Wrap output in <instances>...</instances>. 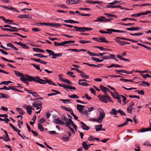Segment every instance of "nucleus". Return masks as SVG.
I'll list each match as a JSON object with an SVG mask.
<instances>
[{
	"instance_id": "obj_5",
	"label": "nucleus",
	"mask_w": 151,
	"mask_h": 151,
	"mask_svg": "<svg viewBox=\"0 0 151 151\" xmlns=\"http://www.w3.org/2000/svg\"><path fill=\"white\" fill-rule=\"evenodd\" d=\"M42 103L40 101H37L35 102L32 104V106L36 108L37 110L41 109L42 108Z\"/></svg>"
},
{
	"instance_id": "obj_29",
	"label": "nucleus",
	"mask_w": 151,
	"mask_h": 151,
	"mask_svg": "<svg viewBox=\"0 0 151 151\" xmlns=\"http://www.w3.org/2000/svg\"><path fill=\"white\" fill-rule=\"evenodd\" d=\"M31 65L33 66L34 68H35L37 70H39L40 72H42V70L40 69L39 65H37L35 64H31Z\"/></svg>"
},
{
	"instance_id": "obj_23",
	"label": "nucleus",
	"mask_w": 151,
	"mask_h": 151,
	"mask_svg": "<svg viewBox=\"0 0 151 151\" xmlns=\"http://www.w3.org/2000/svg\"><path fill=\"white\" fill-rule=\"evenodd\" d=\"M33 50L36 52H43L45 51H44L40 48H33Z\"/></svg>"
},
{
	"instance_id": "obj_26",
	"label": "nucleus",
	"mask_w": 151,
	"mask_h": 151,
	"mask_svg": "<svg viewBox=\"0 0 151 151\" xmlns=\"http://www.w3.org/2000/svg\"><path fill=\"white\" fill-rule=\"evenodd\" d=\"M64 22L66 23H79V22H77L76 21H74L73 20H65L64 21Z\"/></svg>"
},
{
	"instance_id": "obj_45",
	"label": "nucleus",
	"mask_w": 151,
	"mask_h": 151,
	"mask_svg": "<svg viewBox=\"0 0 151 151\" xmlns=\"http://www.w3.org/2000/svg\"><path fill=\"white\" fill-rule=\"evenodd\" d=\"M118 112L122 116L123 115L126 116V114L122 110L120 109H119L118 110Z\"/></svg>"
},
{
	"instance_id": "obj_58",
	"label": "nucleus",
	"mask_w": 151,
	"mask_h": 151,
	"mask_svg": "<svg viewBox=\"0 0 151 151\" xmlns=\"http://www.w3.org/2000/svg\"><path fill=\"white\" fill-rule=\"evenodd\" d=\"M0 52L3 54L5 55H7L8 54V53L3 49H0Z\"/></svg>"
},
{
	"instance_id": "obj_38",
	"label": "nucleus",
	"mask_w": 151,
	"mask_h": 151,
	"mask_svg": "<svg viewBox=\"0 0 151 151\" xmlns=\"http://www.w3.org/2000/svg\"><path fill=\"white\" fill-rule=\"evenodd\" d=\"M14 72L15 74L17 76L20 77L21 76H22V73H20L19 72H18L16 70H14Z\"/></svg>"
},
{
	"instance_id": "obj_20",
	"label": "nucleus",
	"mask_w": 151,
	"mask_h": 151,
	"mask_svg": "<svg viewBox=\"0 0 151 151\" xmlns=\"http://www.w3.org/2000/svg\"><path fill=\"white\" fill-rule=\"evenodd\" d=\"M100 42H106L108 43L109 41L106 40V38L104 37H99Z\"/></svg>"
},
{
	"instance_id": "obj_50",
	"label": "nucleus",
	"mask_w": 151,
	"mask_h": 151,
	"mask_svg": "<svg viewBox=\"0 0 151 151\" xmlns=\"http://www.w3.org/2000/svg\"><path fill=\"white\" fill-rule=\"evenodd\" d=\"M129 96L130 98H137L138 99H140V97L139 96L136 95H129Z\"/></svg>"
},
{
	"instance_id": "obj_2",
	"label": "nucleus",
	"mask_w": 151,
	"mask_h": 151,
	"mask_svg": "<svg viewBox=\"0 0 151 151\" xmlns=\"http://www.w3.org/2000/svg\"><path fill=\"white\" fill-rule=\"evenodd\" d=\"M34 77L32 76H29L27 74L25 75L22 74V75L20 76V79L24 83H25L27 80L28 81L31 82L33 81L34 80Z\"/></svg>"
},
{
	"instance_id": "obj_48",
	"label": "nucleus",
	"mask_w": 151,
	"mask_h": 151,
	"mask_svg": "<svg viewBox=\"0 0 151 151\" xmlns=\"http://www.w3.org/2000/svg\"><path fill=\"white\" fill-rule=\"evenodd\" d=\"M4 140L5 141H10V139L9 138V136H5L4 138L3 137V139H2Z\"/></svg>"
},
{
	"instance_id": "obj_32",
	"label": "nucleus",
	"mask_w": 151,
	"mask_h": 151,
	"mask_svg": "<svg viewBox=\"0 0 151 151\" xmlns=\"http://www.w3.org/2000/svg\"><path fill=\"white\" fill-rule=\"evenodd\" d=\"M62 108L65 111L70 112V113L72 112V110L70 108H68L65 106H63Z\"/></svg>"
},
{
	"instance_id": "obj_60",
	"label": "nucleus",
	"mask_w": 151,
	"mask_h": 151,
	"mask_svg": "<svg viewBox=\"0 0 151 151\" xmlns=\"http://www.w3.org/2000/svg\"><path fill=\"white\" fill-rule=\"evenodd\" d=\"M18 126L19 127V128H21V127L20 126V125H22L23 124V122L22 121H21L19 120H18Z\"/></svg>"
},
{
	"instance_id": "obj_64",
	"label": "nucleus",
	"mask_w": 151,
	"mask_h": 151,
	"mask_svg": "<svg viewBox=\"0 0 151 151\" xmlns=\"http://www.w3.org/2000/svg\"><path fill=\"white\" fill-rule=\"evenodd\" d=\"M94 138H93V137L91 135H90L88 139V140L90 141H93L94 140Z\"/></svg>"
},
{
	"instance_id": "obj_41",
	"label": "nucleus",
	"mask_w": 151,
	"mask_h": 151,
	"mask_svg": "<svg viewBox=\"0 0 151 151\" xmlns=\"http://www.w3.org/2000/svg\"><path fill=\"white\" fill-rule=\"evenodd\" d=\"M111 31H113V32H118L121 33H125L126 32L123 30H118L116 29H111Z\"/></svg>"
},
{
	"instance_id": "obj_31",
	"label": "nucleus",
	"mask_w": 151,
	"mask_h": 151,
	"mask_svg": "<svg viewBox=\"0 0 151 151\" xmlns=\"http://www.w3.org/2000/svg\"><path fill=\"white\" fill-rule=\"evenodd\" d=\"M46 83H47L50 85H51L55 86H57V85L55 84L54 82L52 81L51 80L48 79L47 81H46Z\"/></svg>"
},
{
	"instance_id": "obj_42",
	"label": "nucleus",
	"mask_w": 151,
	"mask_h": 151,
	"mask_svg": "<svg viewBox=\"0 0 151 151\" xmlns=\"http://www.w3.org/2000/svg\"><path fill=\"white\" fill-rule=\"evenodd\" d=\"M119 24H121V25H125V26L129 25V26H132L134 25V23L125 24V23H123L122 22V23H119Z\"/></svg>"
},
{
	"instance_id": "obj_25",
	"label": "nucleus",
	"mask_w": 151,
	"mask_h": 151,
	"mask_svg": "<svg viewBox=\"0 0 151 151\" xmlns=\"http://www.w3.org/2000/svg\"><path fill=\"white\" fill-rule=\"evenodd\" d=\"M54 45L56 46H64L65 45V42H62L60 43H58L56 42H54Z\"/></svg>"
},
{
	"instance_id": "obj_7",
	"label": "nucleus",
	"mask_w": 151,
	"mask_h": 151,
	"mask_svg": "<svg viewBox=\"0 0 151 151\" xmlns=\"http://www.w3.org/2000/svg\"><path fill=\"white\" fill-rule=\"evenodd\" d=\"M63 120L65 122V124L68 127H70L72 124L73 123V122L71 119L66 118L64 116H63Z\"/></svg>"
},
{
	"instance_id": "obj_39",
	"label": "nucleus",
	"mask_w": 151,
	"mask_h": 151,
	"mask_svg": "<svg viewBox=\"0 0 151 151\" xmlns=\"http://www.w3.org/2000/svg\"><path fill=\"white\" fill-rule=\"evenodd\" d=\"M72 4H75L81 2V0H71Z\"/></svg>"
},
{
	"instance_id": "obj_30",
	"label": "nucleus",
	"mask_w": 151,
	"mask_h": 151,
	"mask_svg": "<svg viewBox=\"0 0 151 151\" xmlns=\"http://www.w3.org/2000/svg\"><path fill=\"white\" fill-rule=\"evenodd\" d=\"M0 98H4L5 99H7L8 98V96L7 94H5L3 93H0Z\"/></svg>"
},
{
	"instance_id": "obj_40",
	"label": "nucleus",
	"mask_w": 151,
	"mask_h": 151,
	"mask_svg": "<svg viewBox=\"0 0 151 151\" xmlns=\"http://www.w3.org/2000/svg\"><path fill=\"white\" fill-rule=\"evenodd\" d=\"M79 42L82 44H85L91 42L90 41H86L84 40H80L79 41Z\"/></svg>"
},
{
	"instance_id": "obj_21",
	"label": "nucleus",
	"mask_w": 151,
	"mask_h": 151,
	"mask_svg": "<svg viewBox=\"0 0 151 151\" xmlns=\"http://www.w3.org/2000/svg\"><path fill=\"white\" fill-rule=\"evenodd\" d=\"M118 113V111H117L115 109H112L111 111H110V114L111 115H116Z\"/></svg>"
},
{
	"instance_id": "obj_51",
	"label": "nucleus",
	"mask_w": 151,
	"mask_h": 151,
	"mask_svg": "<svg viewBox=\"0 0 151 151\" xmlns=\"http://www.w3.org/2000/svg\"><path fill=\"white\" fill-rule=\"evenodd\" d=\"M142 76L145 78H146L148 77H151V76L148 74H146L145 75H142Z\"/></svg>"
},
{
	"instance_id": "obj_1",
	"label": "nucleus",
	"mask_w": 151,
	"mask_h": 151,
	"mask_svg": "<svg viewBox=\"0 0 151 151\" xmlns=\"http://www.w3.org/2000/svg\"><path fill=\"white\" fill-rule=\"evenodd\" d=\"M99 115L98 118L94 119L90 118L89 119L90 121L96 122L98 123H101L102 122L103 119L105 116V114L102 109L99 108Z\"/></svg>"
},
{
	"instance_id": "obj_62",
	"label": "nucleus",
	"mask_w": 151,
	"mask_h": 151,
	"mask_svg": "<svg viewBox=\"0 0 151 151\" xmlns=\"http://www.w3.org/2000/svg\"><path fill=\"white\" fill-rule=\"evenodd\" d=\"M72 86L70 85L65 84V88H67L70 89H72Z\"/></svg>"
},
{
	"instance_id": "obj_52",
	"label": "nucleus",
	"mask_w": 151,
	"mask_h": 151,
	"mask_svg": "<svg viewBox=\"0 0 151 151\" xmlns=\"http://www.w3.org/2000/svg\"><path fill=\"white\" fill-rule=\"evenodd\" d=\"M9 10H12L13 11H14L17 12H19V11L16 8L12 7H10V8L9 9Z\"/></svg>"
},
{
	"instance_id": "obj_24",
	"label": "nucleus",
	"mask_w": 151,
	"mask_h": 151,
	"mask_svg": "<svg viewBox=\"0 0 151 151\" xmlns=\"http://www.w3.org/2000/svg\"><path fill=\"white\" fill-rule=\"evenodd\" d=\"M112 67H114L115 68H122L123 66H122L120 65H118L117 64H111L110 66H106V67L108 68H110Z\"/></svg>"
},
{
	"instance_id": "obj_13",
	"label": "nucleus",
	"mask_w": 151,
	"mask_h": 151,
	"mask_svg": "<svg viewBox=\"0 0 151 151\" xmlns=\"http://www.w3.org/2000/svg\"><path fill=\"white\" fill-rule=\"evenodd\" d=\"M105 17H104L101 16L98 18H97L96 19L94 20V22H104V19Z\"/></svg>"
},
{
	"instance_id": "obj_43",
	"label": "nucleus",
	"mask_w": 151,
	"mask_h": 151,
	"mask_svg": "<svg viewBox=\"0 0 151 151\" xmlns=\"http://www.w3.org/2000/svg\"><path fill=\"white\" fill-rule=\"evenodd\" d=\"M38 127L40 131H43L44 130V129L42 125L40 124H38Z\"/></svg>"
},
{
	"instance_id": "obj_8",
	"label": "nucleus",
	"mask_w": 151,
	"mask_h": 151,
	"mask_svg": "<svg viewBox=\"0 0 151 151\" xmlns=\"http://www.w3.org/2000/svg\"><path fill=\"white\" fill-rule=\"evenodd\" d=\"M98 97L100 100L102 102L105 103H108V98L101 95H99L98 96Z\"/></svg>"
},
{
	"instance_id": "obj_36",
	"label": "nucleus",
	"mask_w": 151,
	"mask_h": 151,
	"mask_svg": "<svg viewBox=\"0 0 151 151\" xmlns=\"http://www.w3.org/2000/svg\"><path fill=\"white\" fill-rule=\"evenodd\" d=\"M68 96L71 98H75L76 99H78L79 98V97L76 94H73L71 95H68Z\"/></svg>"
},
{
	"instance_id": "obj_46",
	"label": "nucleus",
	"mask_w": 151,
	"mask_h": 151,
	"mask_svg": "<svg viewBox=\"0 0 151 151\" xmlns=\"http://www.w3.org/2000/svg\"><path fill=\"white\" fill-rule=\"evenodd\" d=\"M4 22L7 24H12V22H13V21L9 19H6Z\"/></svg>"
},
{
	"instance_id": "obj_61",
	"label": "nucleus",
	"mask_w": 151,
	"mask_h": 151,
	"mask_svg": "<svg viewBox=\"0 0 151 151\" xmlns=\"http://www.w3.org/2000/svg\"><path fill=\"white\" fill-rule=\"evenodd\" d=\"M128 124L127 122H124V123L117 126L118 127H122L125 126Z\"/></svg>"
},
{
	"instance_id": "obj_3",
	"label": "nucleus",
	"mask_w": 151,
	"mask_h": 151,
	"mask_svg": "<svg viewBox=\"0 0 151 151\" xmlns=\"http://www.w3.org/2000/svg\"><path fill=\"white\" fill-rule=\"evenodd\" d=\"M74 28L76 29H72L71 30L74 31H78L79 32H85L86 31H90L93 30V29L91 28H87L85 27H78L77 26H74Z\"/></svg>"
},
{
	"instance_id": "obj_4",
	"label": "nucleus",
	"mask_w": 151,
	"mask_h": 151,
	"mask_svg": "<svg viewBox=\"0 0 151 151\" xmlns=\"http://www.w3.org/2000/svg\"><path fill=\"white\" fill-rule=\"evenodd\" d=\"M104 14L106 15L107 17H109L107 19L105 18L104 19V22H109L113 20L114 19L113 17H117L114 14L108 13H104Z\"/></svg>"
},
{
	"instance_id": "obj_55",
	"label": "nucleus",
	"mask_w": 151,
	"mask_h": 151,
	"mask_svg": "<svg viewBox=\"0 0 151 151\" xmlns=\"http://www.w3.org/2000/svg\"><path fill=\"white\" fill-rule=\"evenodd\" d=\"M10 90L9 86L8 87H7L6 86H4L3 87L0 88V90Z\"/></svg>"
},
{
	"instance_id": "obj_6",
	"label": "nucleus",
	"mask_w": 151,
	"mask_h": 151,
	"mask_svg": "<svg viewBox=\"0 0 151 151\" xmlns=\"http://www.w3.org/2000/svg\"><path fill=\"white\" fill-rule=\"evenodd\" d=\"M34 81L37 83H38L41 84H45L46 83V82L43 79L40 78L38 76H35L34 77Z\"/></svg>"
},
{
	"instance_id": "obj_54",
	"label": "nucleus",
	"mask_w": 151,
	"mask_h": 151,
	"mask_svg": "<svg viewBox=\"0 0 151 151\" xmlns=\"http://www.w3.org/2000/svg\"><path fill=\"white\" fill-rule=\"evenodd\" d=\"M42 54L41 53L39 54H34V55L35 56H37L39 58H42Z\"/></svg>"
},
{
	"instance_id": "obj_11",
	"label": "nucleus",
	"mask_w": 151,
	"mask_h": 151,
	"mask_svg": "<svg viewBox=\"0 0 151 151\" xmlns=\"http://www.w3.org/2000/svg\"><path fill=\"white\" fill-rule=\"evenodd\" d=\"M134 105V103L132 102H131V104L129 105L127 109V111L128 113H131L132 112L133 109V106Z\"/></svg>"
},
{
	"instance_id": "obj_12",
	"label": "nucleus",
	"mask_w": 151,
	"mask_h": 151,
	"mask_svg": "<svg viewBox=\"0 0 151 151\" xmlns=\"http://www.w3.org/2000/svg\"><path fill=\"white\" fill-rule=\"evenodd\" d=\"M18 18L23 19V18H26V19H31L32 17L26 14H24V15H21L18 16Z\"/></svg>"
},
{
	"instance_id": "obj_17",
	"label": "nucleus",
	"mask_w": 151,
	"mask_h": 151,
	"mask_svg": "<svg viewBox=\"0 0 151 151\" xmlns=\"http://www.w3.org/2000/svg\"><path fill=\"white\" fill-rule=\"evenodd\" d=\"M117 57L119 59L124 61H127L128 62H129L130 61V60L128 59L125 58H123V57H122V56H120L119 55H117Z\"/></svg>"
},
{
	"instance_id": "obj_47",
	"label": "nucleus",
	"mask_w": 151,
	"mask_h": 151,
	"mask_svg": "<svg viewBox=\"0 0 151 151\" xmlns=\"http://www.w3.org/2000/svg\"><path fill=\"white\" fill-rule=\"evenodd\" d=\"M65 42V44H70V43H75V41L74 40H69L64 41Z\"/></svg>"
},
{
	"instance_id": "obj_49",
	"label": "nucleus",
	"mask_w": 151,
	"mask_h": 151,
	"mask_svg": "<svg viewBox=\"0 0 151 151\" xmlns=\"http://www.w3.org/2000/svg\"><path fill=\"white\" fill-rule=\"evenodd\" d=\"M23 48L29 49V48L28 46L26 44L22 43L21 46Z\"/></svg>"
},
{
	"instance_id": "obj_44",
	"label": "nucleus",
	"mask_w": 151,
	"mask_h": 151,
	"mask_svg": "<svg viewBox=\"0 0 151 151\" xmlns=\"http://www.w3.org/2000/svg\"><path fill=\"white\" fill-rule=\"evenodd\" d=\"M120 1H114L112 2L108 3V4L110 5H114L115 4L119 3Z\"/></svg>"
},
{
	"instance_id": "obj_16",
	"label": "nucleus",
	"mask_w": 151,
	"mask_h": 151,
	"mask_svg": "<svg viewBox=\"0 0 151 151\" xmlns=\"http://www.w3.org/2000/svg\"><path fill=\"white\" fill-rule=\"evenodd\" d=\"M78 85L82 86H87L89 85L86 82H83L79 80H78Z\"/></svg>"
},
{
	"instance_id": "obj_15",
	"label": "nucleus",
	"mask_w": 151,
	"mask_h": 151,
	"mask_svg": "<svg viewBox=\"0 0 151 151\" xmlns=\"http://www.w3.org/2000/svg\"><path fill=\"white\" fill-rule=\"evenodd\" d=\"M100 88L101 91L104 93H106V92H109L110 91V90L109 88L104 87L102 85L100 86Z\"/></svg>"
},
{
	"instance_id": "obj_22",
	"label": "nucleus",
	"mask_w": 151,
	"mask_h": 151,
	"mask_svg": "<svg viewBox=\"0 0 151 151\" xmlns=\"http://www.w3.org/2000/svg\"><path fill=\"white\" fill-rule=\"evenodd\" d=\"M102 124H99L96 126L95 128L96 131H100L101 130V129L102 128Z\"/></svg>"
},
{
	"instance_id": "obj_53",
	"label": "nucleus",
	"mask_w": 151,
	"mask_h": 151,
	"mask_svg": "<svg viewBox=\"0 0 151 151\" xmlns=\"http://www.w3.org/2000/svg\"><path fill=\"white\" fill-rule=\"evenodd\" d=\"M4 27H9L12 29H16V27H12L11 26L9 25H5L3 26Z\"/></svg>"
},
{
	"instance_id": "obj_33",
	"label": "nucleus",
	"mask_w": 151,
	"mask_h": 151,
	"mask_svg": "<svg viewBox=\"0 0 151 151\" xmlns=\"http://www.w3.org/2000/svg\"><path fill=\"white\" fill-rule=\"evenodd\" d=\"M83 78H85V79H88L89 78V76L88 75H86L83 72L80 75Z\"/></svg>"
},
{
	"instance_id": "obj_37",
	"label": "nucleus",
	"mask_w": 151,
	"mask_h": 151,
	"mask_svg": "<svg viewBox=\"0 0 151 151\" xmlns=\"http://www.w3.org/2000/svg\"><path fill=\"white\" fill-rule=\"evenodd\" d=\"M28 93L29 94H32L34 97H38L40 96L39 95L35 92H28Z\"/></svg>"
},
{
	"instance_id": "obj_57",
	"label": "nucleus",
	"mask_w": 151,
	"mask_h": 151,
	"mask_svg": "<svg viewBox=\"0 0 151 151\" xmlns=\"http://www.w3.org/2000/svg\"><path fill=\"white\" fill-rule=\"evenodd\" d=\"M57 6H58L59 7H61L63 8H65V9H68V8L67 6H66L65 5H64V4H62L61 5H57Z\"/></svg>"
},
{
	"instance_id": "obj_35",
	"label": "nucleus",
	"mask_w": 151,
	"mask_h": 151,
	"mask_svg": "<svg viewBox=\"0 0 151 151\" xmlns=\"http://www.w3.org/2000/svg\"><path fill=\"white\" fill-rule=\"evenodd\" d=\"M69 137H67L66 135H64L62 138V139L65 142H67L70 139Z\"/></svg>"
},
{
	"instance_id": "obj_19",
	"label": "nucleus",
	"mask_w": 151,
	"mask_h": 151,
	"mask_svg": "<svg viewBox=\"0 0 151 151\" xmlns=\"http://www.w3.org/2000/svg\"><path fill=\"white\" fill-rule=\"evenodd\" d=\"M16 110L21 115H23L25 113L24 112L21 108H16Z\"/></svg>"
},
{
	"instance_id": "obj_28",
	"label": "nucleus",
	"mask_w": 151,
	"mask_h": 151,
	"mask_svg": "<svg viewBox=\"0 0 151 151\" xmlns=\"http://www.w3.org/2000/svg\"><path fill=\"white\" fill-rule=\"evenodd\" d=\"M151 131V130H150V128H149L147 129H141L140 130H137V131L139 132H144L146 131Z\"/></svg>"
},
{
	"instance_id": "obj_56",
	"label": "nucleus",
	"mask_w": 151,
	"mask_h": 151,
	"mask_svg": "<svg viewBox=\"0 0 151 151\" xmlns=\"http://www.w3.org/2000/svg\"><path fill=\"white\" fill-rule=\"evenodd\" d=\"M92 59L94 61H95L96 62H100V60L97 58L95 57H92Z\"/></svg>"
},
{
	"instance_id": "obj_9",
	"label": "nucleus",
	"mask_w": 151,
	"mask_h": 151,
	"mask_svg": "<svg viewBox=\"0 0 151 151\" xmlns=\"http://www.w3.org/2000/svg\"><path fill=\"white\" fill-rule=\"evenodd\" d=\"M54 119L53 122L55 124L60 125H64L65 124L64 122L58 118H54Z\"/></svg>"
},
{
	"instance_id": "obj_34",
	"label": "nucleus",
	"mask_w": 151,
	"mask_h": 151,
	"mask_svg": "<svg viewBox=\"0 0 151 151\" xmlns=\"http://www.w3.org/2000/svg\"><path fill=\"white\" fill-rule=\"evenodd\" d=\"M46 51L47 52H48V53H49V56H50V55H52V56H54V52H53L52 51L50 50H49L46 49Z\"/></svg>"
},
{
	"instance_id": "obj_10",
	"label": "nucleus",
	"mask_w": 151,
	"mask_h": 151,
	"mask_svg": "<svg viewBox=\"0 0 151 151\" xmlns=\"http://www.w3.org/2000/svg\"><path fill=\"white\" fill-rule=\"evenodd\" d=\"M22 107L25 108L27 111V113L29 115H31L32 112V110H34L32 108V106H27L26 105H24Z\"/></svg>"
},
{
	"instance_id": "obj_18",
	"label": "nucleus",
	"mask_w": 151,
	"mask_h": 151,
	"mask_svg": "<svg viewBox=\"0 0 151 151\" xmlns=\"http://www.w3.org/2000/svg\"><path fill=\"white\" fill-rule=\"evenodd\" d=\"M80 123L82 124V128L83 129L87 131L90 129L89 127H88L85 123H83V122H80Z\"/></svg>"
},
{
	"instance_id": "obj_63",
	"label": "nucleus",
	"mask_w": 151,
	"mask_h": 151,
	"mask_svg": "<svg viewBox=\"0 0 151 151\" xmlns=\"http://www.w3.org/2000/svg\"><path fill=\"white\" fill-rule=\"evenodd\" d=\"M138 93L140 95H143L145 94L144 91L142 90L138 91Z\"/></svg>"
},
{
	"instance_id": "obj_27",
	"label": "nucleus",
	"mask_w": 151,
	"mask_h": 151,
	"mask_svg": "<svg viewBox=\"0 0 151 151\" xmlns=\"http://www.w3.org/2000/svg\"><path fill=\"white\" fill-rule=\"evenodd\" d=\"M87 143V142L84 141L82 144L83 147L85 150H87L88 149V147Z\"/></svg>"
},
{
	"instance_id": "obj_59",
	"label": "nucleus",
	"mask_w": 151,
	"mask_h": 151,
	"mask_svg": "<svg viewBox=\"0 0 151 151\" xmlns=\"http://www.w3.org/2000/svg\"><path fill=\"white\" fill-rule=\"evenodd\" d=\"M63 82L68 83L69 84H72L71 83L70 81L67 79H64L63 81Z\"/></svg>"
},
{
	"instance_id": "obj_14",
	"label": "nucleus",
	"mask_w": 151,
	"mask_h": 151,
	"mask_svg": "<svg viewBox=\"0 0 151 151\" xmlns=\"http://www.w3.org/2000/svg\"><path fill=\"white\" fill-rule=\"evenodd\" d=\"M85 106L79 104H78L77 106V108L79 111L82 112Z\"/></svg>"
}]
</instances>
